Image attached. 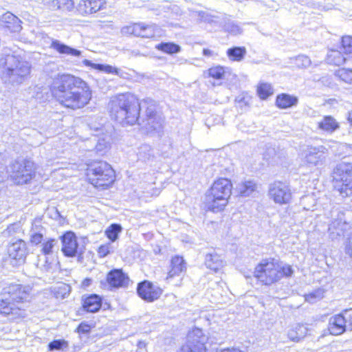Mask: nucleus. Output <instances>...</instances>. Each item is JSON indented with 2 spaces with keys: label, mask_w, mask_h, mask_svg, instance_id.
Returning <instances> with one entry per match:
<instances>
[{
  "label": "nucleus",
  "mask_w": 352,
  "mask_h": 352,
  "mask_svg": "<svg viewBox=\"0 0 352 352\" xmlns=\"http://www.w3.org/2000/svg\"><path fill=\"white\" fill-rule=\"evenodd\" d=\"M146 108L145 118L140 116L141 104L136 97L131 94H122L111 98L109 108L111 117L122 126L138 123L147 132L160 131L163 119L156 111V104L151 99H146L142 104Z\"/></svg>",
  "instance_id": "f257e3e1"
},
{
  "label": "nucleus",
  "mask_w": 352,
  "mask_h": 352,
  "mask_svg": "<svg viewBox=\"0 0 352 352\" xmlns=\"http://www.w3.org/2000/svg\"><path fill=\"white\" fill-rule=\"evenodd\" d=\"M51 91L61 105L72 109L82 108L91 98V91L87 83L71 74H63L55 78L51 85Z\"/></svg>",
  "instance_id": "f03ea898"
},
{
  "label": "nucleus",
  "mask_w": 352,
  "mask_h": 352,
  "mask_svg": "<svg viewBox=\"0 0 352 352\" xmlns=\"http://www.w3.org/2000/svg\"><path fill=\"white\" fill-rule=\"evenodd\" d=\"M294 270L292 265L282 261L269 258L263 259L255 267L254 276L263 284L271 285L283 278H290Z\"/></svg>",
  "instance_id": "7ed1b4c3"
},
{
  "label": "nucleus",
  "mask_w": 352,
  "mask_h": 352,
  "mask_svg": "<svg viewBox=\"0 0 352 352\" xmlns=\"http://www.w3.org/2000/svg\"><path fill=\"white\" fill-rule=\"evenodd\" d=\"M3 67L1 78L6 83L19 85L25 82L31 72V63L19 55L8 54L0 59Z\"/></svg>",
  "instance_id": "20e7f679"
},
{
  "label": "nucleus",
  "mask_w": 352,
  "mask_h": 352,
  "mask_svg": "<svg viewBox=\"0 0 352 352\" xmlns=\"http://www.w3.org/2000/svg\"><path fill=\"white\" fill-rule=\"evenodd\" d=\"M232 185L226 178H219L206 193L205 204L208 210L217 212L223 210L230 197Z\"/></svg>",
  "instance_id": "39448f33"
},
{
  "label": "nucleus",
  "mask_w": 352,
  "mask_h": 352,
  "mask_svg": "<svg viewBox=\"0 0 352 352\" xmlns=\"http://www.w3.org/2000/svg\"><path fill=\"white\" fill-rule=\"evenodd\" d=\"M87 176L95 187L109 186L115 180V172L111 165L104 161H97L89 165Z\"/></svg>",
  "instance_id": "423d86ee"
},
{
  "label": "nucleus",
  "mask_w": 352,
  "mask_h": 352,
  "mask_svg": "<svg viewBox=\"0 0 352 352\" xmlns=\"http://www.w3.org/2000/svg\"><path fill=\"white\" fill-rule=\"evenodd\" d=\"M335 189L342 197L352 195V163L341 162L333 170Z\"/></svg>",
  "instance_id": "0eeeda50"
},
{
  "label": "nucleus",
  "mask_w": 352,
  "mask_h": 352,
  "mask_svg": "<svg viewBox=\"0 0 352 352\" xmlns=\"http://www.w3.org/2000/svg\"><path fill=\"white\" fill-rule=\"evenodd\" d=\"M31 288L29 286H23L21 285L12 284L3 289V298L0 300H6L9 302L7 306L14 308H21L24 311V318L25 311L23 302L29 300Z\"/></svg>",
  "instance_id": "6e6552de"
},
{
  "label": "nucleus",
  "mask_w": 352,
  "mask_h": 352,
  "mask_svg": "<svg viewBox=\"0 0 352 352\" xmlns=\"http://www.w3.org/2000/svg\"><path fill=\"white\" fill-rule=\"evenodd\" d=\"M35 164L30 160L15 161L10 166V176L16 184L29 182L35 175Z\"/></svg>",
  "instance_id": "1a4fd4ad"
},
{
  "label": "nucleus",
  "mask_w": 352,
  "mask_h": 352,
  "mask_svg": "<svg viewBox=\"0 0 352 352\" xmlns=\"http://www.w3.org/2000/svg\"><path fill=\"white\" fill-rule=\"evenodd\" d=\"M208 338L201 329L195 328L187 336V341L181 352H206V344Z\"/></svg>",
  "instance_id": "9d476101"
},
{
  "label": "nucleus",
  "mask_w": 352,
  "mask_h": 352,
  "mask_svg": "<svg viewBox=\"0 0 352 352\" xmlns=\"http://www.w3.org/2000/svg\"><path fill=\"white\" fill-rule=\"evenodd\" d=\"M303 162L309 167L323 166L329 155V150L324 146H308L303 152Z\"/></svg>",
  "instance_id": "9b49d317"
},
{
  "label": "nucleus",
  "mask_w": 352,
  "mask_h": 352,
  "mask_svg": "<svg viewBox=\"0 0 352 352\" xmlns=\"http://www.w3.org/2000/svg\"><path fill=\"white\" fill-rule=\"evenodd\" d=\"M268 193L270 198L280 205L289 204L292 198L290 186L280 181H276L270 185Z\"/></svg>",
  "instance_id": "f8f14e48"
},
{
  "label": "nucleus",
  "mask_w": 352,
  "mask_h": 352,
  "mask_svg": "<svg viewBox=\"0 0 352 352\" xmlns=\"http://www.w3.org/2000/svg\"><path fill=\"white\" fill-rule=\"evenodd\" d=\"M344 215V212L338 208L332 210V220L329 226V232L331 239L342 236L349 228V224L346 222Z\"/></svg>",
  "instance_id": "ddd939ff"
},
{
  "label": "nucleus",
  "mask_w": 352,
  "mask_h": 352,
  "mask_svg": "<svg viewBox=\"0 0 352 352\" xmlns=\"http://www.w3.org/2000/svg\"><path fill=\"white\" fill-rule=\"evenodd\" d=\"M62 243V252L65 256L74 257L77 254H81L82 251L79 248L76 234L71 231L66 232L60 236Z\"/></svg>",
  "instance_id": "4468645a"
},
{
  "label": "nucleus",
  "mask_w": 352,
  "mask_h": 352,
  "mask_svg": "<svg viewBox=\"0 0 352 352\" xmlns=\"http://www.w3.org/2000/svg\"><path fill=\"white\" fill-rule=\"evenodd\" d=\"M138 296L146 302H153L162 295V290L148 280L138 283L137 287Z\"/></svg>",
  "instance_id": "2eb2a0df"
},
{
  "label": "nucleus",
  "mask_w": 352,
  "mask_h": 352,
  "mask_svg": "<svg viewBox=\"0 0 352 352\" xmlns=\"http://www.w3.org/2000/svg\"><path fill=\"white\" fill-rule=\"evenodd\" d=\"M8 253L10 258L15 261L13 265L23 263L26 256L25 243L20 239L12 243L8 248Z\"/></svg>",
  "instance_id": "dca6fc26"
},
{
  "label": "nucleus",
  "mask_w": 352,
  "mask_h": 352,
  "mask_svg": "<svg viewBox=\"0 0 352 352\" xmlns=\"http://www.w3.org/2000/svg\"><path fill=\"white\" fill-rule=\"evenodd\" d=\"M157 26L145 25L144 23H134L126 27L127 32L142 38H153L155 36Z\"/></svg>",
  "instance_id": "f3484780"
},
{
  "label": "nucleus",
  "mask_w": 352,
  "mask_h": 352,
  "mask_svg": "<svg viewBox=\"0 0 352 352\" xmlns=\"http://www.w3.org/2000/svg\"><path fill=\"white\" fill-rule=\"evenodd\" d=\"M106 280L111 287L119 288L127 285L129 277L122 270L114 269L107 274Z\"/></svg>",
  "instance_id": "a211bd4d"
},
{
  "label": "nucleus",
  "mask_w": 352,
  "mask_h": 352,
  "mask_svg": "<svg viewBox=\"0 0 352 352\" xmlns=\"http://www.w3.org/2000/svg\"><path fill=\"white\" fill-rule=\"evenodd\" d=\"M104 0H80L78 10L82 14H91L97 12L104 7Z\"/></svg>",
  "instance_id": "6ab92c4d"
},
{
  "label": "nucleus",
  "mask_w": 352,
  "mask_h": 352,
  "mask_svg": "<svg viewBox=\"0 0 352 352\" xmlns=\"http://www.w3.org/2000/svg\"><path fill=\"white\" fill-rule=\"evenodd\" d=\"M328 329L330 333L334 336L343 333L347 329L344 314H338L330 318Z\"/></svg>",
  "instance_id": "aec40b11"
},
{
  "label": "nucleus",
  "mask_w": 352,
  "mask_h": 352,
  "mask_svg": "<svg viewBox=\"0 0 352 352\" xmlns=\"http://www.w3.org/2000/svg\"><path fill=\"white\" fill-rule=\"evenodd\" d=\"M102 306V298L97 294H91L83 300V309L90 313H95L100 310Z\"/></svg>",
  "instance_id": "412c9836"
},
{
  "label": "nucleus",
  "mask_w": 352,
  "mask_h": 352,
  "mask_svg": "<svg viewBox=\"0 0 352 352\" xmlns=\"http://www.w3.org/2000/svg\"><path fill=\"white\" fill-rule=\"evenodd\" d=\"M318 127L323 131L332 133L340 128V124L333 116H325L318 122Z\"/></svg>",
  "instance_id": "4be33fe9"
},
{
  "label": "nucleus",
  "mask_w": 352,
  "mask_h": 352,
  "mask_svg": "<svg viewBox=\"0 0 352 352\" xmlns=\"http://www.w3.org/2000/svg\"><path fill=\"white\" fill-rule=\"evenodd\" d=\"M186 270V264L182 257L175 256L172 258L170 262V270L168 274V278L175 276H179Z\"/></svg>",
  "instance_id": "5701e85b"
},
{
  "label": "nucleus",
  "mask_w": 352,
  "mask_h": 352,
  "mask_svg": "<svg viewBox=\"0 0 352 352\" xmlns=\"http://www.w3.org/2000/svg\"><path fill=\"white\" fill-rule=\"evenodd\" d=\"M51 47L60 54L73 56H80L81 55V51L72 48L58 40H53L51 43Z\"/></svg>",
  "instance_id": "b1692460"
},
{
  "label": "nucleus",
  "mask_w": 352,
  "mask_h": 352,
  "mask_svg": "<svg viewBox=\"0 0 352 352\" xmlns=\"http://www.w3.org/2000/svg\"><path fill=\"white\" fill-rule=\"evenodd\" d=\"M308 330L305 324H297L288 331V338L292 341L298 342L306 336Z\"/></svg>",
  "instance_id": "393cba45"
},
{
  "label": "nucleus",
  "mask_w": 352,
  "mask_h": 352,
  "mask_svg": "<svg viewBox=\"0 0 352 352\" xmlns=\"http://www.w3.org/2000/svg\"><path fill=\"white\" fill-rule=\"evenodd\" d=\"M205 264L208 269L217 272L224 265V261L216 253L208 254L206 256Z\"/></svg>",
  "instance_id": "a878e982"
},
{
  "label": "nucleus",
  "mask_w": 352,
  "mask_h": 352,
  "mask_svg": "<svg viewBox=\"0 0 352 352\" xmlns=\"http://www.w3.org/2000/svg\"><path fill=\"white\" fill-rule=\"evenodd\" d=\"M9 302L6 300H0V314L4 315H12V318H21L24 316V311L21 308H14L7 306Z\"/></svg>",
  "instance_id": "bb28decb"
},
{
  "label": "nucleus",
  "mask_w": 352,
  "mask_h": 352,
  "mask_svg": "<svg viewBox=\"0 0 352 352\" xmlns=\"http://www.w3.org/2000/svg\"><path fill=\"white\" fill-rule=\"evenodd\" d=\"M298 99L287 94H282L276 97V104L280 109H287L297 104Z\"/></svg>",
  "instance_id": "cd10ccee"
},
{
  "label": "nucleus",
  "mask_w": 352,
  "mask_h": 352,
  "mask_svg": "<svg viewBox=\"0 0 352 352\" xmlns=\"http://www.w3.org/2000/svg\"><path fill=\"white\" fill-rule=\"evenodd\" d=\"M256 188L257 185L255 182L249 180L239 184L237 190L241 196L248 197L256 190Z\"/></svg>",
  "instance_id": "c85d7f7f"
},
{
  "label": "nucleus",
  "mask_w": 352,
  "mask_h": 352,
  "mask_svg": "<svg viewBox=\"0 0 352 352\" xmlns=\"http://www.w3.org/2000/svg\"><path fill=\"white\" fill-rule=\"evenodd\" d=\"M349 60L350 58L343 53V51L332 50L328 55L329 63L335 65H341Z\"/></svg>",
  "instance_id": "c756f323"
},
{
  "label": "nucleus",
  "mask_w": 352,
  "mask_h": 352,
  "mask_svg": "<svg viewBox=\"0 0 352 352\" xmlns=\"http://www.w3.org/2000/svg\"><path fill=\"white\" fill-rule=\"evenodd\" d=\"M246 52L245 47H233L229 48L226 54L230 60L239 62L243 59Z\"/></svg>",
  "instance_id": "7c9ffc66"
},
{
  "label": "nucleus",
  "mask_w": 352,
  "mask_h": 352,
  "mask_svg": "<svg viewBox=\"0 0 352 352\" xmlns=\"http://www.w3.org/2000/svg\"><path fill=\"white\" fill-rule=\"evenodd\" d=\"M137 155L140 160L148 162L154 158V151L149 145L143 144L138 148Z\"/></svg>",
  "instance_id": "2f4dec72"
},
{
  "label": "nucleus",
  "mask_w": 352,
  "mask_h": 352,
  "mask_svg": "<svg viewBox=\"0 0 352 352\" xmlns=\"http://www.w3.org/2000/svg\"><path fill=\"white\" fill-rule=\"evenodd\" d=\"M155 48L160 51L168 54H173L181 51V47L171 42H162L155 46Z\"/></svg>",
  "instance_id": "473e14b6"
},
{
  "label": "nucleus",
  "mask_w": 352,
  "mask_h": 352,
  "mask_svg": "<svg viewBox=\"0 0 352 352\" xmlns=\"http://www.w3.org/2000/svg\"><path fill=\"white\" fill-rule=\"evenodd\" d=\"M257 94L261 99L266 100L274 94V89L270 84L262 82L257 87Z\"/></svg>",
  "instance_id": "72a5a7b5"
},
{
  "label": "nucleus",
  "mask_w": 352,
  "mask_h": 352,
  "mask_svg": "<svg viewBox=\"0 0 352 352\" xmlns=\"http://www.w3.org/2000/svg\"><path fill=\"white\" fill-rule=\"evenodd\" d=\"M292 63L296 65L297 67L301 69H305L309 67L311 61L309 57L305 55H298L291 58Z\"/></svg>",
  "instance_id": "f704fd0d"
},
{
  "label": "nucleus",
  "mask_w": 352,
  "mask_h": 352,
  "mask_svg": "<svg viewBox=\"0 0 352 352\" xmlns=\"http://www.w3.org/2000/svg\"><path fill=\"white\" fill-rule=\"evenodd\" d=\"M44 229L41 228H33L30 231V241L32 244L38 245L43 241Z\"/></svg>",
  "instance_id": "c9c22d12"
},
{
  "label": "nucleus",
  "mask_w": 352,
  "mask_h": 352,
  "mask_svg": "<svg viewBox=\"0 0 352 352\" xmlns=\"http://www.w3.org/2000/svg\"><path fill=\"white\" fill-rule=\"evenodd\" d=\"M341 50L350 59L352 58V36H344L342 37Z\"/></svg>",
  "instance_id": "e433bc0d"
},
{
  "label": "nucleus",
  "mask_w": 352,
  "mask_h": 352,
  "mask_svg": "<svg viewBox=\"0 0 352 352\" xmlns=\"http://www.w3.org/2000/svg\"><path fill=\"white\" fill-rule=\"evenodd\" d=\"M336 76L345 83L352 85V69L341 68L336 71Z\"/></svg>",
  "instance_id": "4c0bfd02"
},
{
  "label": "nucleus",
  "mask_w": 352,
  "mask_h": 352,
  "mask_svg": "<svg viewBox=\"0 0 352 352\" xmlns=\"http://www.w3.org/2000/svg\"><path fill=\"white\" fill-rule=\"evenodd\" d=\"M122 231V227L119 224L111 225L105 231L107 236L111 240V242L115 241L118 236V234Z\"/></svg>",
  "instance_id": "58836bf2"
},
{
  "label": "nucleus",
  "mask_w": 352,
  "mask_h": 352,
  "mask_svg": "<svg viewBox=\"0 0 352 352\" xmlns=\"http://www.w3.org/2000/svg\"><path fill=\"white\" fill-rule=\"evenodd\" d=\"M224 30L233 35L240 34L242 32L241 28L235 22L232 20H228L225 22Z\"/></svg>",
  "instance_id": "ea45409f"
},
{
  "label": "nucleus",
  "mask_w": 352,
  "mask_h": 352,
  "mask_svg": "<svg viewBox=\"0 0 352 352\" xmlns=\"http://www.w3.org/2000/svg\"><path fill=\"white\" fill-rule=\"evenodd\" d=\"M58 241L54 239H48L42 243L41 252L47 255L52 254L54 248L57 246Z\"/></svg>",
  "instance_id": "a19ab883"
},
{
  "label": "nucleus",
  "mask_w": 352,
  "mask_h": 352,
  "mask_svg": "<svg viewBox=\"0 0 352 352\" xmlns=\"http://www.w3.org/2000/svg\"><path fill=\"white\" fill-rule=\"evenodd\" d=\"M209 76L219 80L223 78L225 69L221 66H215L208 70Z\"/></svg>",
  "instance_id": "79ce46f5"
},
{
  "label": "nucleus",
  "mask_w": 352,
  "mask_h": 352,
  "mask_svg": "<svg viewBox=\"0 0 352 352\" xmlns=\"http://www.w3.org/2000/svg\"><path fill=\"white\" fill-rule=\"evenodd\" d=\"M324 297V290L318 289L314 292L309 293L305 296V300L310 302L314 303L316 301L322 299Z\"/></svg>",
  "instance_id": "37998d69"
},
{
  "label": "nucleus",
  "mask_w": 352,
  "mask_h": 352,
  "mask_svg": "<svg viewBox=\"0 0 352 352\" xmlns=\"http://www.w3.org/2000/svg\"><path fill=\"white\" fill-rule=\"evenodd\" d=\"M68 346V343L64 340H54L48 344V349L50 351L60 350Z\"/></svg>",
  "instance_id": "c03bdc74"
},
{
  "label": "nucleus",
  "mask_w": 352,
  "mask_h": 352,
  "mask_svg": "<svg viewBox=\"0 0 352 352\" xmlns=\"http://www.w3.org/2000/svg\"><path fill=\"white\" fill-rule=\"evenodd\" d=\"M110 146L109 141H107L105 139H98V143L96 146V152L98 153L99 155H103L106 151L109 149Z\"/></svg>",
  "instance_id": "a18cd8bd"
},
{
  "label": "nucleus",
  "mask_w": 352,
  "mask_h": 352,
  "mask_svg": "<svg viewBox=\"0 0 352 352\" xmlns=\"http://www.w3.org/2000/svg\"><path fill=\"white\" fill-rule=\"evenodd\" d=\"M263 155V158L267 161H274L277 155L276 150L274 146L272 145H267Z\"/></svg>",
  "instance_id": "49530a36"
},
{
  "label": "nucleus",
  "mask_w": 352,
  "mask_h": 352,
  "mask_svg": "<svg viewBox=\"0 0 352 352\" xmlns=\"http://www.w3.org/2000/svg\"><path fill=\"white\" fill-rule=\"evenodd\" d=\"M58 10L65 12H70L74 8V3L73 0H58Z\"/></svg>",
  "instance_id": "de8ad7c7"
},
{
  "label": "nucleus",
  "mask_w": 352,
  "mask_h": 352,
  "mask_svg": "<svg viewBox=\"0 0 352 352\" xmlns=\"http://www.w3.org/2000/svg\"><path fill=\"white\" fill-rule=\"evenodd\" d=\"M5 28L8 29L11 32H19L21 29V21L16 17V21H7L4 25H3Z\"/></svg>",
  "instance_id": "09e8293b"
},
{
  "label": "nucleus",
  "mask_w": 352,
  "mask_h": 352,
  "mask_svg": "<svg viewBox=\"0 0 352 352\" xmlns=\"http://www.w3.org/2000/svg\"><path fill=\"white\" fill-rule=\"evenodd\" d=\"M113 247L111 243H107L103 245H101L98 250V256L101 258L105 257L111 252H113Z\"/></svg>",
  "instance_id": "8fccbe9b"
},
{
  "label": "nucleus",
  "mask_w": 352,
  "mask_h": 352,
  "mask_svg": "<svg viewBox=\"0 0 352 352\" xmlns=\"http://www.w3.org/2000/svg\"><path fill=\"white\" fill-rule=\"evenodd\" d=\"M70 292V287L67 284H61L57 287V298H65Z\"/></svg>",
  "instance_id": "3c124183"
},
{
  "label": "nucleus",
  "mask_w": 352,
  "mask_h": 352,
  "mask_svg": "<svg viewBox=\"0 0 352 352\" xmlns=\"http://www.w3.org/2000/svg\"><path fill=\"white\" fill-rule=\"evenodd\" d=\"M96 69L104 71L108 74L118 73V69L116 67H113L111 65H106L102 64L96 65Z\"/></svg>",
  "instance_id": "603ef678"
},
{
  "label": "nucleus",
  "mask_w": 352,
  "mask_h": 352,
  "mask_svg": "<svg viewBox=\"0 0 352 352\" xmlns=\"http://www.w3.org/2000/svg\"><path fill=\"white\" fill-rule=\"evenodd\" d=\"M1 25H4L7 23V21H16V16L14 15L12 13L8 12L3 14L0 19Z\"/></svg>",
  "instance_id": "864d4df0"
},
{
  "label": "nucleus",
  "mask_w": 352,
  "mask_h": 352,
  "mask_svg": "<svg viewBox=\"0 0 352 352\" xmlns=\"http://www.w3.org/2000/svg\"><path fill=\"white\" fill-rule=\"evenodd\" d=\"M343 314L347 329L352 331V309L345 310Z\"/></svg>",
  "instance_id": "5fc2aeb1"
},
{
  "label": "nucleus",
  "mask_w": 352,
  "mask_h": 352,
  "mask_svg": "<svg viewBox=\"0 0 352 352\" xmlns=\"http://www.w3.org/2000/svg\"><path fill=\"white\" fill-rule=\"evenodd\" d=\"M58 0H43V3L44 6L51 10H58Z\"/></svg>",
  "instance_id": "6e6d98bb"
},
{
  "label": "nucleus",
  "mask_w": 352,
  "mask_h": 352,
  "mask_svg": "<svg viewBox=\"0 0 352 352\" xmlns=\"http://www.w3.org/2000/svg\"><path fill=\"white\" fill-rule=\"evenodd\" d=\"M91 327L85 323H81L78 325L77 328V331L78 333H87L90 331Z\"/></svg>",
  "instance_id": "4d7b16f0"
},
{
  "label": "nucleus",
  "mask_w": 352,
  "mask_h": 352,
  "mask_svg": "<svg viewBox=\"0 0 352 352\" xmlns=\"http://www.w3.org/2000/svg\"><path fill=\"white\" fill-rule=\"evenodd\" d=\"M345 252L350 256H352V234L349 236L345 247Z\"/></svg>",
  "instance_id": "13d9d810"
},
{
  "label": "nucleus",
  "mask_w": 352,
  "mask_h": 352,
  "mask_svg": "<svg viewBox=\"0 0 352 352\" xmlns=\"http://www.w3.org/2000/svg\"><path fill=\"white\" fill-rule=\"evenodd\" d=\"M236 100L238 102L241 103V106H243V105H248L249 104V99H248V98H246L245 97H243V98H237L236 99Z\"/></svg>",
  "instance_id": "bf43d9fd"
},
{
  "label": "nucleus",
  "mask_w": 352,
  "mask_h": 352,
  "mask_svg": "<svg viewBox=\"0 0 352 352\" xmlns=\"http://www.w3.org/2000/svg\"><path fill=\"white\" fill-rule=\"evenodd\" d=\"M15 226L16 225L14 224H11L10 225L7 229L4 231V234H10L12 232H14V228H15Z\"/></svg>",
  "instance_id": "052dcab7"
},
{
  "label": "nucleus",
  "mask_w": 352,
  "mask_h": 352,
  "mask_svg": "<svg viewBox=\"0 0 352 352\" xmlns=\"http://www.w3.org/2000/svg\"><path fill=\"white\" fill-rule=\"evenodd\" d=\"M203 54L204 56H208V57H210V56H212L214 53L213 51L209 50V49H204L203 50Z\"/></svg>",
  "instance_id": "680f3d73"
},
{
  "label": "nucleus",
  "mask_w": 352,
  "mask_h": 352,
  "mask_svg": "<svg viewBox=\"0 0 352 352\" xmlns=\"http://www.w3.org/2000/svg\"><path fill=\"white\" fill-rule=\"evenodd\" d=\"M83 64L86 66H88V67H91L94 69H96V65H97L98 64H96V63H91L90 60H87V59H85L83 61H82Z\"/></svg>",
  "instance_id": "e2e57ef3"
},
{
  "label": "nucleus",
  "mask_w": 352,
  "mask_h": 352,
  "mask_svg": "<svg viewBox=\"0 0 352 352\" xmlns=\"http://www.w3.org/2000/svg\"><path fill=\"white\" fill-rule=\"evenodd\" d=\"M220 352H243V351H241L239 349H234V348H232V349L227 348V349L221 350Z\"/></svg>",
  "instance_id": "0e129e2a"
},
{
  "label": "nucleus",
  "mask_w": 352,
  "mask_h": 352,
  "mask_svg": "<svg viewBox=\"0 0 352 352\" xmlns=\"http://www.w3.org/2000/svg\"><path fill=\"white\" fill-rule=\"evenodd\" d=\"M92 283V280L91 278H85L83 281H82V286L83 287H89L91 285Z\"/></svg>",
  "instance_id": "69168bd1"
},
{
  "label": "nucleus",
  "mask_w": 352,
  "mask_h": 352,
  "mask_svg": "<svg viewBox=\"0 0 352 352\" xmlns=\"http://www.w3.org/2000/svg\"><path fill=\"white\" fill-rule=\"evenodd\" d=\"M347 120L352 125V111L348 113Z\"/></svg>",
  "instance_id": "338daca9"
},
{
  "label": "nucleus",
  "mask_w": 352,
  "mask_h": 352,
  "mask_svg": "<svg viewBox=\"0 0 352 352\" xmlns=\"http://www.w3.org/2000/svg\"><path fill=\"white\" fill-rule=\"evenodd\" d=\"M140 349L144 348L146 346V344L144 342L140 341L138 344Z\"/></svg>",
  "instance_id": "774afa93"
}]
</instances>
